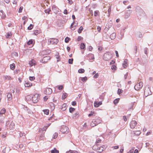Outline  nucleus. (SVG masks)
<instances>
[{"label": "nucleus", "instance_id": "30", "mask_svg": "<svg viewBox=\"0 0 153 153\" xmlns=\"http://www.w3.org/2000/svg\"><path fill=\"white\" fill-rule=\"evenodd\" d=\"M68 96V94L66 93H64L63 94L62 96V99L64 100Z\"/></svg>", "mask_w": 153, "mask_h": 153}, {"label": "nucleus", "instance_id": "32", "mask_svg": "<svg viewBox=\"0 0 153 153\" xmlns=\"http://www.w3.org/2000/svg\"><path fill=\"white\" fill-rule=\"evenodd\" d=\"M85 70L82 68H80L78 70V72L79 73H82L85 72Z\"/></svg>", "mask_w": 153, "mask_h": 153}, {"label": "nucleus", "instance_id": "21", "mask_svg": "<svg viewBox=\"0 0 153 153\" xmlns=\"http://www.w3.org/2000/svg\"><path fill=\"white\" fill-rule=\"evenodd\" d=\"M127 60L126 59H125L123 63V67L124 68H126L127 66Z\"/></svg>", "mask_w": 153, "mask_h": 153}, {"label": "nucleus", "instance_id": "57", "mask_svg": "<svg viewBox=\"0 0 153 153\" xmlns=\"http://www.w3.org/2000/svg\"><path fill=\"white\" fill-rule=\"evenodd\" d=\"M29 79L30 80L33 81L35 79V77L34 76H30Z\"/></svg>", "mask_w": 153, "mask_h": 153}, {"label": "nucleus", "instance_id": "16", "mask_svg": "<svg viewBox=\"0 0 153 153\" xmlns=\"http://www.w3.org/2000/svg\"><path fill=\"white\" fill-rule=\"evenodd\" d=\"M32 83L28 81H25V87H30L32 86Z\"/></svg>", "mask_w": 153, "mask_h": 153}, {"label": "nucleus", "instance_id": "59", "mask_svg": "<svg viewBox=\"0 0 153 153\" xmlns=\"http://www.w3.org/2000/svg\"><path fill=\"white\" fill-rule=\"evenodd\" d=\"M117 67L114 65H113L111 67V69L113 70H115L116 69Z\"/></svg>", "mask_w": 153, "mask_h": 153}, {"label": "nucleus", "instance_id": "51", "mask_svg": "<svg viewBox=\"0 0 153 153\" xmlns=\"http://www.w3.org/2000/svg\"><path fill=\"white\" fill-rule=\"evenodd\" d=\"M99 13V11L98 10H96L94 12V16H96Z\"/></svg>", "mask_w": 153, "mask_h": 153}, {"label": "nucleus", "instance_id": "33", "mask_svg": "<svg viewBox=\"0 0 153 153\" xmlns=\"http://www.w3.org/2000/svg\"><path fill=\"white\" fill-rule=\"evenodd\" d=\"M134 134L137 136L139 135L140 134V132L139 131H136L135 132L134 131Z\"/></svg>", "mask_w": 153, "mask_h": 153}, {"label": "nucleus", "instance_id": "27", "mask_svg": "<svg viewBox=\"0 0 153 153\" xmlns=\"http://www.w3.org/2000/svg\"><path fill=\"white\" fill-rule=\"evenodd\" d=\"M7 96L8 99L9 100H11L12 98V96L11 93H8Z\"/></svg>", "mask_w": 153, "mask_h": 153}, {"label": "nucleus", "instance_id": "36", "mask_svg": "<svg viewBox=\"0 0 153 153\" xmlns=\"http://www.w3.org/2000/svg\"><path fill=\"white\" fill-rule=\"evenodd\" d=\"M85 45L84 43H81L80 45V48L82 49H84L85 47Z\"/></svg>", "mask_w": 153, "mask_h": 153}, {"label": "nucleus", "instance_id": "2", "mask_svg": "<svg viewBox=\"0 0 153 153\" xmlns=\"http://www.w3.org/2000/svg\"><path fill=\"white\" fill-rule=\"evenodd\" d=\"M93 149L98 152H101L105 149V147L104 146H100L96 144L93 146Z\"/></svg>", "mask_w": 153, "mask_h": 153}, {"label": "nucleus", "instance_id": "43", "mask_svg": "<svg viewBox=\"0 0 153 153\" xmlns=\"http://www.w3.org/2000/svg\"><path fill=\"white\" fill-rule=\"evenodd\" d=\"M33 42L32 40V39H30L27 42V44L28 45H30L32 44Z\"/></svg>", "mask_w": 153, "mask_h": 153}, {"label": "nucleus", "instance_id": "10", "mask_svg": "<svg viewBox=\"0 0 153 153\" xmlns=\"http://www.w3.org/2000/svg\"><path fill=\"white\" fill-rule=\"evenodd\" d=\"M52 92V89L50 88H46L44 90V93L46 95H50Z\"/></svg>", "mask_w": 153, "mask_h": 153}, {"label": "nucleus", "instance_id": "64", "mask_svg": "<svg viewBox=\"0 0 153 153\" xmlns=\"http://www.w3.org/2000/svg\"><path fill=\"white\" fill-rule=\"evenodd\" d=\"M23 108L25 110L27 111H28L29 110L28 108L25 106H24Z\"/></svg>", "mask_w": 153, "mask_h": 153}, {"label": "nucleus", "instance_id": "53", "mask_svg": "<svg viewBox=\"0 0 153 153\" xmlns=\"http://www.w3.org/2000/svg\"><path fill=\"white\" fill-rule=\"evenodd\" d=\"M23 8V7L21 6L20 7L19 9L18 12L19 13H21L22 12V10Z\"/></svg>", "mask_w": 153, "mask_h": 153}, {"label": "nucleus", "instance_id": "62", "mask_svg": "<svg viewBox=\"0 0 153 153\" xmlns=\"http://www.w3.org/2000/svg\"><path fill=\"white\" fill-rule=\"evenodd\" d=\"M28 114H33V113L31 111V110L29 109V110L28 111H27Z\"/></svg>", "mask_w": 153, "mask_h": 153}, {"label": "nucleus", "instance_id": "61", "mask_svg": "<svg viewBox=\"0 0 153 153\" xmlns=\"http://www.w3.org/2000/svg\"><path fill=\"white\" fill-rule=\"evenodd\" d=\"M99 76V74L98 73L96 74L94 76V77L95 78H97Z\"/></svg>", "mask_w": 153, "mask_h": 153}, {"label": "nucleus", "instance_id": "37", "mask_svg": "<svg viewBox=\"0 0 153 153\" xmlns=\"http://www.w3.org/2000/svg\"><path fill=\"white\" fill-rule=\"evenodd\" d=\"M3 77L5 79L9 80L11 78L10 76H4Z\"/></svg>", "mask_w": 153, "mask_h": 153}, {"label": "nucleus", "instance_id": "19", "mask_svg": "<svg viewBox=\"0 0 153 153\" xmlns=\"http://www.w3.org/2000/svg\"><path fill=\"white\" fill-rule=\"evenodd\" d=\"M87 57L89 58V60H94V55L92 53H90L87 55Z\"/></svg>", "mask_w": 153, "mask_h": 153}, {"label": "nucleus", "instance_id": "42", "mask_svg": "<svg viewBox=\"0 0 153 153\" xmlns=\"http://www.w3.org/2000/svg\"><path fill=\"white\" fill-rule=\"evenodd\" d=\"M58 135V134L56 132L53 135V139L56 138L57 137Z\"/></svg>", "mask_w": 153, "mask_h": 153}, {"label": "nucleus", "instance_id": "31", "mask_svg": "<svg viewBox=\"0 0 153 153\" xmlns=\"http://www.w3.org/2000/svg\"><path fill=\"white\" fill-rule=\"evenodd\" d=\"M78 152L76 151L70 150L68 151H67L66 153H78Z\"/></svg>", "mask_w": 153, "mask_h": 153}, {"label": "nucleus", "instance_id": "26", "mask_svg": "<svg viewBox=\"0 0 153 153\" xmlns=\"http://www.w3.org/2000/svg\"><path fill=\"white\" fill-rule=\"evenodd\" d=\"M51 153H59V151L58 150H57L56 148H54L51 151Z\"/></svg>", "mask_w": 153, "mask_h": 153}, {"label": "nucleus", "instance_id": "14", "mask_svg": "<svg viewBox=\"0 0 153 153\" xmlns=\"http://www.w3.org/2000/svg\"><path fill=\"white\" fill-rule=\"evenodd\" d=\"M102 104V102L101 101H95L94 103V106L95 107H98Z\"/></svg>", "mask_w": 153, "mask_h": 153}, {"label": "nucleus", "instance_id": "5", "mask_svg": "<svg viewBox=\"0 0 153 153\" xmlns=\"http://www.w3.org/2000/svg\"><path fill=\"white\" fill-rule=\"evenodd\" d=\"M6 124L7 125V127L10 130L13 129L15 128V124L12 121L10 122L8 121L6 123Z\"/></svg>", "mask_w": 153, "mask_h": 153}, {"label": "nucleus", "instance_id": "40", "mask_svg": "<svg viewBox=\"0 0 153 153\" xmlns=\"http://www.w3.org/2000/svg\"><path fill=\"white\" fill-rule=\"evenodd\" d=\"M75 110V109L74 108L71 107L69 108V111L70 113H72Z\"/></svg>", "mask_w": 153, "mask_h": 153}, {"label": "nucleus", "instance_id": "1", "mask_svg": "<svg viewBox=\"0 0 153 153\" xmlns=\"http://www.w3.org/2000/svg\"><path fill=\"white\" fill-rule=\"evenodd\" d=\"M135 10L137 13L138 16L141 17L145 15L144 11L139 6H137L135 8Z\"/></svg>", "mask_w": 153, "mask_h": 153}, {"label": "nucleus", "instance_id": "60", "mask_svg": "<svg viewBox=\"0 0 153 153\" xmlns=\"http://www.w3.org/2000/svg\"><path fill=\"white\" fill-rule=\"evenodd\" d=\"M63 88V86L62 85H60L57 87V89L58 90H62Z\"/></svg>", "mask_w": 153, "mask_h": 153}, {"label": "nucleus", "instance_id": "8", "mask_svg": "<svg viewBox=\"0 0 153 153\" xmlns=\"http://www.w3.org/2000/svg\"><path fill=\"white\" fill-rule=\"evenodd\" d=\"M32 102L34 103H36L38 102L39 98V96L38 94H35L32 95Z\"/></svg>", "mask_w": 153, "mask_h": 153}, {"label": "nucleus", "instance_id": "46", "mask_svg": "<svg viewBox=\"0 0 153 153\" xmlns=\"http://www.w3.org/2000/svg\"><path fill=\"white\" fill-rule=\"evenodd\" d=\"M19 136L20 137H22L23 136H25L26 134L24 133H23L21 132H20L19 133Z\"/></svg>", "mask_w": 153, "mask_h": 153}, {"label": "nucleus", "instance_id": "41", "mask_svg": "<svg viewBox=\"0 0 153 153\" xmlns=\"http://www.w3.org/2000/svg\"><path fill=\"white\" fill-rule=\"evenodd\" d=\"M94 123H95L94 122V120H93L92 122L90 124L91 126L92 127H94V126H96V125Z\"/></svg>", "mask_w": 153, "mask_h": 153}, {"label": "nucleus", "instance_id": "39", "mask_svg": "<svg viewBox=\"0 0 153 153\" xmlns=\"http://www.w3.org/2000/svg\"><path fill=\"white\" fill-rule=\"evenodd\" d=\"M43 111L45 114H48L49 113V110L48 109L44 110Z\"/></svg>", "mask_w": 153, "mask_h": 153}, {"label": "nucleus", "instance_id": "35", "mask_svg": "<svg viewBox=\"0 0 153 153\" xmlns=\"http://www.w3.org/2000/svg\"><path fill=\"white\" fill-rule=\"evenodd\" d=\"M74 23L75 22H73L71 25V28L73 30H75V28L73 26Z\"/></svg>", "mask_w": 153, "mask_h": 153}, {"label": "nucleus", "instance_id": "29", "mask_svg": "<svg viewBox=\"0 0 153 153\" xmlns=\"http://www.w3.org/2000/svg\"><path fill=\"white\" fill-rule=\"evenodd\" d=\"M10 68L11 70H14L15 68V64L14 63H13L11 64H10Z\"/></svg>", "mask_w": 153, "mask_h": 153}, {"label": "nucleus", "instance_id": "56", "mask_svg": "<svg viewBox=\"0 0 153 153\" xmlns=\"http://www.w3.org/2000/svg\"><path fill=\"white\" fill-rule=\"evenodd\" d=\"M148 51V49L147 48H144V53L146 55H147V54Z\"/></svg>", "mask_w": 153, "mask_h": 153}, {"label": "nucleus", "instance_id": "7", "mask_svg": "<svg viewBox=\"0 0 153 153\" xmlns=\"http://www.w3.org/2000/svg\"><path fill=\"white\" fill-rule=\"evenodd\" d=\"M68 127L66 126L63 125L61 127L60 131L62 133H67L68 132Z\"/></svg>", "mask_w": 153, "mask_h": 153}, {"label": "nucleus", "instance_id": "54", "mask_svg": "<svg viewBox=\"0 0 153 153\" xmlns=\"http://www.w3.org/2000/svg\"><path fill=\"white\" fill-rule=\"evenodd\" d=\"M101 141L102 140H101V139H100L99 138H98L96 140V143L97 144V143H100L101 142Z\"/></svg>", "mask_w": 153, "mask_h": 153}, {"label": "nucleus", "instance_id": "6", "mask_svg": "<svg viewBox=\"0 0 153 153\" xmlns=\"http://www.w3.org/2000/svg\"><path fill=\"white\" fill-rule=\"evenodd\" d=\"M151 92L150 91V89L149 88L148 86L147 85L145 89L144 94L146 97L151 95Z\"/></svg>", "mask_w": 153, "mask_h": 153}, {"label": "nucleus", "instance_id": "25", "mask_svg": "<svg viewBox=\"0 0 153 153\" xmlns=\"http://www.w3.org/2000/svg\"><path fill=\"white\" fill-rule=\"evenodd\" d=\"M55 57L57 59V62H58L59 61H60V58L59 53L58 52H56V54H55Z\"/></svg>", "mask_w": 153, "mask_h": 153}, {"label": "nucleus", "instance_id": "15", "mask_svg": "<svg viewBox=\"0 0 153 153\" xmlns=\"http://www.w3.org/2000/svg\"><path fill=\"white\" fill-rule=\"evenodd\" d=\"M94 122L95 124L96 125L101 123V120L100 118H97L96 119H94Z\"/></svg>", "mask_w": 153, "mask_h": 153}, {"label": "nucleus", "instance_id": "3", "mask_svg": "<svg viewBox=\"0 0 153 153\" xmlns=\"http://www.w3.org/2000/svg\"><path fill=\"white\" fill-rule=\"evenodd\" d=\"M111 55L110 52H107L104 54L103 57V59L105 61L109 60L111 58Z\"/></svg>", "mask_w": 153, "mask_h": 153}, {"label": "nucleus", "instance_id": "52", "mask_svg": "<svg viewBox=\"0 0 153 153\" xmlns=\"http://www.w3.org/2000/svg\"><path fill=\"white\" fill-rule=\"evenodd\" d=\"M123 92V91L121 89H119L118 90L117 94H120L122 93Z\"/></svg>", "mask_w": 153, "mask_h": 153}, {"label": "nucleus", "instance_id": "55", "mask_svg": "<svg viewBox=\"0 0 153 153\" xmlns=\"http://www.w3.org/2000/svg\"><path fill=\"white\" fill-rule=\"evenodd\" d=\"M69 39H70L68 37H66L65 39V42L66 43H68L69 42Z\"/></svg>", "mask_w": 153, "mask_h": 153}, {"label": "nucleus", "instance_id": "18", "mask_svg": "<svg viewBox=\"0 0 153 153\" xmlns=\"http://www.w3.org/2000/svg\"><path fill=\"white\" fill-rule=\"evenodd\" d=\"M0 16L2 19H4L6 17V15L3 10H1L0 11Z\"/></svg>", "mask_w": 153, "mask_h": 153}, {"label": "nucleus", "instance_id": "45", "mask_svg": "<svg viewBox=\"0 0 153 153\" xmlns=\"http://www.w3.org/2000/svg\"><path fill=\"white\" fill-rule=\"evenodd\" d=\"M111 6H110L108 10V12L109 16H110V14L111 12Z\"/></svg>", "mask_w": 153, "mask_h": 153}, {"label": "nucleus", "instance_id": "23", "mask_svg": "<svg viewBox=\"0 0 153 153\" xmlns=\"http://www.w3.org/2000/svg\"><path fill=\"white\" fill-rule=\"evenodd\" d=\"M50 59V58L49 56H46L44 57L43 59V60H44V62H46L47 61Z\"/></svg>", "mask_w": 153, "mask_h": 153}, {"label": "nucleus", "instance_id": "11", "mask_svg": "<svg viewBox=\"0 0 153 153\" xmlns=\"http://www.w3.org/2000/svg\"><path fill=\"white\" fill-rule=\"evenodd\" d=\"M132 13V10H128L126 11L125 13V18L127 19L130 16Z\"/></svg>", "mask_w": 153, "mask_h": 153}, {"label": "nucleus", "instance_id": "49", "mask_svg": "<svg viewBox=\"0 0 153 153\" xmlns=\"http://www.w3.org/2000/svg\"><path fill=\"white\" fill-rule=\"evenodd\" d=\"M81 79L82 81L83 82H85L87 80V77L86 76H85L82 77Z\"/></svg>", "mask_w": 153, "mask_h": 153}, {"label": "nucleus", "instance_id": "63", "mask_svg": "<svg viewBox=\"0 0 153 153\" xmlns=\"http://www.w3.org/2000/svg\"><path fill=\"white\" fill-rule=\"evenodd\" d=\"M97 29L98 30V31L99 32H100V30H101V27H100L99 26H98L97 27Z\"/></svg>", "mask_w": 153, "mask_h": 153}, {"label": "nucleus", "instance_id": "9", "mask_svg": "<svg viewBox=\"0 0 153 153\" xmlns=\"http://www.w3.org/2000/svg\"><path fill=\"white\" fill-rule=\"evenodd\" d=\"M143 85V84L142 82H140L138 84L135 85L134 87V88L135 90L137 91L141 88Z\"/></svg>", "mask_w": 153, "mask_h": 153}, {"label": "nucleus", "instance_id": "22", "mask_svg": "<svg viewBox=\"0 0 153 153\" xmlns=\"http://www.w3.org/2000/svg\"><path fill=\"white\" fill-rule=\"evenodd\" d=\"M66 104L64 103L62 105L61 109L62 111H64L66 109Z\"/></svg>", "mask_w": 153, "mask_h": 153}, {"label": "nucleus", "instance_id": "50", "mask_svg": "<svg viewBox=\"0 0 153 153\" xmlns=\"http://www.w3.org/2000/svg\"><path fill=\"white\" fill-rule=\"evenodd\" d=\"M12 36V33L11 32L8 33L7 36H6V37L7 38H9L11 36Z\"/></svg>", "mask_w": 153, "mask_h": 153}, {"label": "nucleus", "instance_id": "44", "mask_svg": "<svg viewBox=\"0 0 153 153\" xmlns=\"http://www.w3.org/2000/svg\"><path fill=\"white\" fill-rule=\"evenodd\" d=\"M33 25L31 24L30 26L28 27L27 29L28 30H31L33 28Z\"/></svg>", "mask_w": 153, "mask_h": 153}, {"label": "nucleus", "instance_id": "12", "mask_svg": "<svg viewBox=\"0 0 153 153\" xmlns=\"http://www.w3.org/2000/svg\"><path fill=\"white\" fill-rule=\"evenodd\" d=\"M137 124L136 121H131L130 123V126L131 128H135Z\"/></svg>", "mask_w": 153, "mask_h": 153}, {"label": "nucleus", "instance_id": "13", "mask_svg": "<svg viewBox=\"0 0 153 153\" xmlns=\"http://www.w3.org/2000/svg\"><path fill=\"white\" fill-rule=\"evenodd\" d=\"M6 112V110L5 108H3L1 109L0 111V117H4L5 116V113Z\"/></svg>", "mask_w": 153, "mask_h": 153}, {"label": "nucleus", "instance_id": "20", "mask_svg": "<svg viewBox=\"0 0 153 153\" xmlns=\"http://www.w3.org/2000/svg\"><path fill=\"white\" fill-rule=\"evenodd\" d=\"M32 95H28L26 97V100L28 101H32Z\"/></svg>", "mask_w": 153, "mask_h": 153}, {"label": "nucleus", "instance_id": "24", "mask_svg": "<svg viewBox=\"0 0 153 153\" xmlns=\"http://www.w3.org/2000/svg\"><path fill=\"white\" fill-rule=\"evenodd\" d=\"M116 36V34L113 33L110 35V38L111 40L114 39L115 38Z\"/></svg>", "mask_w": 153, "mask_h": 153}, {"label": "nucleus", "instance_id": "47", "mask_svg": "<svg viewBox=\"0 0 153 153\" xmlns=\"http://www.w3.org/2000/svg\"><path fill=\"white\" fill-rule=\"evenodd\" d=\"M134 52L135 53H136L137 52V46H135L134 47Z\"/></svg>", "mask_w": 153, "mask_h": 153}, {"label": "nucleus", "instance_id": "48", "mask_svg": "<svg viewBox=\"0 0 153 153\" xmlns=\"http://www.w3.org/2000/svg\"><path fill=\"white\" fill-rule=\"evenodd\" d=\"M51 11V10L50 8L48 9L45 10V12L46 13L49 14L50 12Z\"/></svg>", "mask_w": 153, "mask_h": 153}, {"label": "nucleus", "instance_id": "17", "mask_svg": "<svg viewBox=\"0 0 153 153\" xmlns=\"http://www.w3.org/2000/svg\"><path fill=\"white\" fill-rule=\"evenodd\" d=\"M36 64L35 61L33 59H32L29 62V64L30 66L35 65Z\"/></svg>", "mask_w": 153, "mask_h": 153}, {"label": "nucleus", "instance_id": "58", "mask_svg": "<svg viewBox=\"0 0 153 153\" xmlns=\"http://www.w3.org/2000/svg\"><path fill=\"white\" fill-rule=\"evenodd\" d=\"M73 59H69L68 60V62L70 64H72L73 63Z\"/></svg>", "mask_w": 153, "mask_h": 153}, {"label": "nucleus", "instance_id": "28", "mask_svg": "<svg viewBox=\"0 0 153 153\" xmlns=\"http://www.w3.org/2000/svg\"><path fill=\"white\" fill-rule=\"evenodd\" d=\"M40 31L39 30H36L34 31L33 33V34L35 35H36L39 33Z\"/></svg>", "mask_w": 153, "mask_h": 153}, {"label": "nucleus", "instance_id": "34", "mask_svg": "<svg viewBox=\"0 0 153 153\" xmlns=\"http://www.w3.org/2000/svg\"><path fill=\"white\" fill-rule=\"evenodd\" d=\"M83 29V28L82 26H80L78 30V33H81Z\"/></svg>", "mask_w": 153, "mask_h": 153}, {"label": "nucleus", "instance_id": "4", "mask_svg": "<svg viewBox=\"0 0 153 153\" xmlns=\"http://www.w3.org/2000/svg\"><path fill=\"white\" fill-rule=\"evenodd\" d=\"M58 42V39L56 38H50L48 39V44H56Z\"/></svg>", "mask_w": 153, "mask_h": 153}, {"label": "nucleus", "instance_id": "38", "mask_svg": "<svg viewBox=\"0 0 153 153\" xmlns=\"http://www.w3.org/2000/svg\"><path fill=\"white\" fill-rule=\"evenodd\" d=\"M119 100H120L119 98H117V99H115L114 101V103L115 104H117V103L118 102Z\"/></svg>", "mask_w": 153, "mask_h": 153}]
</instances>
